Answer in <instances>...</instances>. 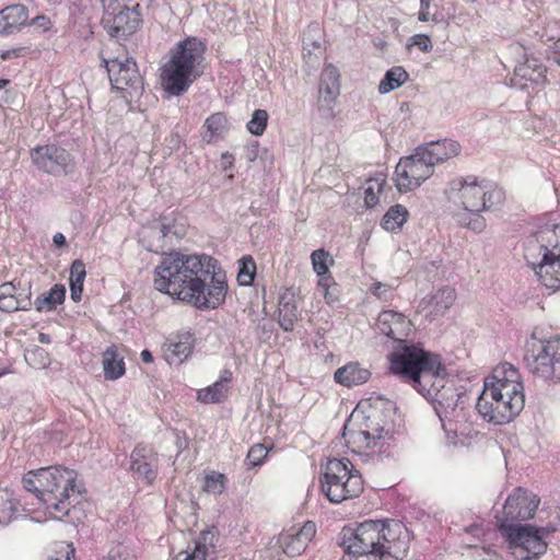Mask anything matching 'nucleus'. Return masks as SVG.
Returning <instances> with one entry per match:
<instances>
[{
  "mask_svg": "<svg viewBox=\"0 0 560 560\" xmlns=\"http://www.w3.org/2000/svg\"><path fill=\"white\" fill-rule=\"evenodd\" d=\"M499 530L506 539L512 555L517 560H532L547 549V542L544 540V528L533 527L530 525H500Z\"/></svg>",
  "mask_w": 560,
  "mask_h": 560,
  "instance_id": "12",
  "label": "nucleus"
},
{
  "mask_svg": "<svg viewBox=\"0 0 560 560\" xmlns=\"http://www.w3.org/2000/svg\"><path fill=\"white\" fill-rule=\"evenodd\" d=\"M539 499L532 492L522 488L515 489L505 500L502 514L495 515L498 525H521L534 516Z\"/></svg>",
  "mask_w": 560,
  "mask_h": 560,
  "instance_id": "14",
  "label": "nucleus"
},
{
  "mask_svg": "<svg viewBox=\"0 0 560 560\" xmlns=\"http://www.w3.org/2000/svg\"><path fill=\"white\" fill-rule=\"evenodd\" d=\"M389 370L411 383L412 387L428 399L425 388L434 382V372L443 370L439 354L423 350L419 346H405L388 355Z\"/></svg>",
  "mask_w": 560,
  "mask_h": 560,
  "instance_id": "5",
  "label": "nucleus"
},
{
  "mask_svg": "<svg viewBox=\"0 0 560 560\" xmlns=\"http://www.w3.org/2000/svg\"><path fill=\"white\" fill-rule=\"evenodd\" d=\"M377 329L397 342L395 351L408 346L406 337L411 330V322L404 314L388 310L383 311L377 318Z\"/></svg>",
  "mask_w": 560,
  "mask_h": 560,
  "instance_id": "20",
  "label": "nucleus"
},
{
  "mask_svg": "<svg viewBox=\"0 0 560 560\" xmlns=\"http://www.w3.org/2000/svg\"><path fill=\"white\" fill-rule=\"evenodd\" d=\"M547 68L535 57H526L518 63L514 70V85L527 88V82L532 84H544L546 81Z\"/></svg>",
  "mask_w": 560,
  "mask_h": 560,
  "instance_id": "24",
  "label": "nucleus"
},
{
  "mask_svg": "<svg viewBox=\"0 0 560 560\" xmlns=\"http://www.w3.org/2000/svg\"><path fill=\"white\" fill-rule=\"evenodd\" d=\"M371 377V372L362 368L358 362H350L339 368L334 375L337 383L347 386H358L366 383Z\"/></svg>",
  "mask_w": 560,
  "mask_h": 560,
  "instance_id": "29",
  "label": "nucleus"
},
{
  "mask_svg": "<svg viewBox=\"0 0 560 560\" xmlns=\"http://www.w3.org/2000/svg\"><path fill=\"white\" fill-rule=\"evenodd\" d=\"M7 84H9V80L1 79V80H0V90H1L2 88H4Z\"/></svg>",
  "mask_w": 560,
  "mask_h": 560,
  "instance_id": "63",
  "label": "nucleus"
},
{
  "mask_svg": "<svg viewBox=\"0 0 560 560\" xmlns=\"http://www.w3.org/2000/svg\"><path fill=\"white\" fill-rule=\"evenodd\" d=\"M215 534L213 530H202L194 542L191 551H180L174 560H207L214 548Z\"/></svg>",
  "mask_w": 560,
  "mask_h": 560,
  "instance_id": "28",
  "label": "nucleus"
},
{
  "mask_svg": "<svg viewBox=\"0 0 560 560\" xmlns=\"http://www.w3.org/2000/svg\"><path fill=\"white\" fill-rule=\"evenodd\" d=\"M524 258L544 285L560 289V224L541 228L527 240Z\"/></svg>",
  "mask_w": 560,
  "mask_h": 560,
  "instance_id": "4",
  "label": "nucleus"
},
{
  "mask_svg": "<svg viewBox=\"0 0 560 560\" xmlns=\"http://www.w3.org/2000/svg\"><path fill=\"white\" fill-rule=\"evenodd\" d=\"M267 455L268 448L264 444H255L249 448L247 453L246 464L249 467L260 466Z\"/></svg>",
  "mask_w": 560,
  "mask_h": 560,
  "instance_id": "50",
  "label": "nucleus"
},
{
  "mask_svg": "<svg viewBox=\"0 0 560 560\" xmlns=\"http://www.w3.org/2000/svg\"><path fill=\"white\" fill-rule=\"evenodd\" d=\"M226 478L223 474L212 472L205 478L203 490L213 493L221 494L225 489Z\"/></svg>",
  "mask_w": 560,
  "mask_h": 560,
  "instance_id": "48",
  "label": "nucleus"
},
{
  "mask_svg": "<svg viewBox=\"0 0 560 560\" xmlns=\"http://www.w3.org/2000/svg\"><path fill=\"white\" fill-rule=\"evenodd\" d=\"M518 371L511 364H503L493 370L491 380L499 389L497 416L501 424L512 421L525 406V395Z\"/></svg>",
  "mask_w": 560,
  "mask_h": 560,
  "instance_id": "8",
  "label": "nucleus"
},
{
  "mask_svg": "<svg viewBox=\"0 0 560 560\" xmlns=\"http://www.w3.org/2000/svg\"><path fill=\"white\" fill-rule=\"evenodd\" d=\"M31 156L37 168L48 174L67 175L74 167L70 152L56 144L37 147L32 150Z\"/></svg>",
  "mask_w": 560,
  "mask_h": 560,
  "instance_id": "15",
  "label": "nucleus"
},
{
  "mask_svg": "<svg viewBox=\"0 0 560 560\" xmlns=\"http://www.w3.org/2000/svg\"><path fill=\"white\" fill-rule=\"evenodd\" d=\"M498 397H500L499 389L490 375L485 380L483 390L477 400L476 409L482 419L495 425H500L498 418H495Z\"/></svg>",
  "mask_w": 560,
  "mask_h": 560,
  "instance_id": "25",
  "label": "nucleus"
},
{
  "mask_svg": "<svg viewBox=\"0 0 560 560\" xmlns=\"http://www.w3.org/2000/svg\"><path fill=\"white\" fill-rule=\"evenodd\" d=\"M0 11L9 35L19 32L27 24L28 11L23 4L9 5Z\"/></svg>",
  "mask_w": 560,
  "mask_h": 560,
  "instance_id": "30",
  "label": "nucleus"
},
{
  "mask_svg": "<svg viewBox=\"0 0 560 560\" xmlns=\"http://www.w3.org/2000/svg\"><path fill=\"white\" fill-rule=\"evenodd\" d=\"M25 360L30 365L36 369H45L50 363L48 352L40 347H35L34 349L26 351Z\"/></svg>",
  "mask_w": 560,
  "mask_h": 560,
  "instance_id": "46",
  "label": "nucleus"
},
{
  "mask_svg": "<svg viewBox=\"0 0 560 560\" xmlns=\"http://www.w3.org/2000/svg\"><path fill=\"white\" fill-rule=\"evenodd\" d=\"M322 491L331 503L358 498L363 492V479L348 458H331L327 462Z\"/></svg>",
  "mask_w": 560,
  "mask_h": 560,
  "instance_id": "7",
  "label": "nucleus"
},
{
  "mask_svg": "<svg viewBox=\"0 0 560 560\" xmlns=\"http://www.w3.org/2000/svg\"><path fill=\"white\" fill-rule=\"evenodd\" d=\"M552 59L556 63L560 66V55L558 52H553Z\"/></svg>",
  "mask_w": 560,
  "mask_h": 560,
  "instance_id": "61",
  "label": "nucleus"
},
{
  "mask_svg": "<svg viewBox=\"0 0 560 560\" xmlns=\"http://www.w3.org/2000/svg\"><path fill=\"white\" fill-rule=\"evenodd\" d=\"M444 368L443 370H438L434 372L433 384L430 385L429 388H425L429 400L434 399V393L441 394V392L444 390L446 386H455V384L452 381H448L444 377Z\"/></svg>",
  "mask_w": 560,
  "mask_h": 560,
  "instance_id": "49",
  "label": "nucleus"
},
{
  "mask_svg": "<svg viewBox=\"0 0 560 560\" xmlns=\"http://www.w3.org/2000/svg\"><path fill=\"white\" fill-rule=\"evenodd\" d=\"M372 293L383 301H388L393 296L390 287L381 282H377L372 287Z\"/></svg>",
  "mask_w": 560,
  "mask_h": 560,
  "instance_id": "53",
  "label": "nucleus"
},
{
  "mask_svg": "<svg viewBox=\"0 0 560 560\" xmlns=\"http://www.w3.org/2000/svg\"><path fill=\"white\" fill-rule=\"evenodd\" d=\"M207 46L197 37H187L170 50L168 60L186 66L189 70H202Z\"/></svg>",
  "mask_w": 560,
  "mask_h": 560,
  "instance_id": "19",
  "label": "nucleus"
},
{
  "mask_svg": "<svg viewBox=\"0 0 560 560\" xmlns=\"http://www.w3.org/2000/svg\"><path fill=\"white\" fill-rule=\"evenodd\" d=\"M77 477L73 469L51 466L27 471L22 483L26 491L35 494L50 518L62 520L78 503L77 499L82 492Z\"/></svg>",
  "mask_w": 560,
  "mask_h": 560,
  "instance_id": "3",
  "label": "nucleus"
},
{
  "mask_svg": "<svg viewBox=\"0 0 560 560\" xmlns=\"http://www.w3.org/2000/svg\"><path fill=\"white\" fill-rule=\"evenodd\" d=\"M340 73L338 69L328 65L320 74L318 113L325 119L334 118V103L340 93Z\"/></svg>",
  "mask_w": 560,
  "mask_h": 560,
  "instance_id": "18",
  "label": "nucleus"
},
{
  "mask_svg": "<svg viewBox=\"0 0 560 560\" xmlns=\"http://www.w3.org/2000/svg\"><path fill=\"white\" fill-rule=\"evenodd\" d=\"M66 298V288L63 284H55L48 292L43 293L35 300V308L38 312L54 311L62 304Z\"/></svg>",
  "mask_w": 560,
  "mask_h": 560,
  "instance_id": "32",
  "label": "nucleus"
},
{
  "mask_svg": "<svg viewBox=\"0 0 560 560\" xmlns=\"http://www.w3.org/2000/svg\"><path fill=\"white\" fill-rule=\"evenodd\" d=\"M140 355H141V359H142V361L144 363H152L153 362V355H152V353L148 349L142 350Z\"/></svg>",
  "mask_w": 560,
  "mask_h": 560,
  "instance_id": "59",
  "label": "nucleus"
},
{
  "mask_svg": "<svg viewBox=\"0 0 560 560\" xmlns=\"http://www.w3.org/2000/svg\"><path fill=\"white\" fill-rule=\"evenodd\" d=\"M231 381H232V372L230 370H223L217 382H222L223 384H226L229 386Z\"/></svg>",
  "mask_w": 560,
  "mask_h": 560,
  "instance_id": "57",
  "label": "nucleus"
},
{
  "mask_svg": "<svg viewBox=\"0 0 560 560\" xmlns=\"http://www.w3.org/2000/svg\"><path fill=\"white\" fill-rule=\"evenodd\" d=\"M409 212L406 207L401 205L392 206L382 219V226L389 232L400 230L407 221Z\"/></svg>",
  "mask_w": 560,
  "mask_h": 560,
  "instance_id": "36",
  "label": "nucleus"
},
{
  "mask_svg": "<svg viewBox=\"0 0 560 560\" xmlns=\"http://www.w3.org/2000/svg\"><path fill=\"white\" fill-rule=\"evenodd\" d=\"M54 244L58 247H61V246H65L66 245V237L62 233H56L54 235Z\"/></svg>",
  "mask_w": 560,
  "mask_h": 560,
  "instance_id": "58",
  "label": "nucleus"
},
{
  "mask_svg": "<svg viewBox=\"0 0 560 560\" xmlns=\"http://www.w3.org/2000/svg\"><path fill=\"white\" fill-rule=\"evenodd\" d=\"M409 79L408 72L400 66L393 67L386 71L384 78L378 84V92L381 94H387L400 88Z\"/></svg>",
  "mask_w": 560,
  "mask_h": 560,
  "instance_id": "34",
  "label": "nucleus"
},
{
  "mask_svg": "<svg viewBox=\"0 0 560 560\" xmlns=\"http://www.w3.org/2000/svg\"><path fill=\"white\" fill-rule=\"evenodd\" d=\"M24 50H25L24 47L11 48L8 50H3L0 55V57L2 60H10L13 58H19L23 55Z\"/></svg>",
  "mask_w": 560,
  "mask_h": 560,
  "instance_id": "54",
  "label": "nucleus"
},
{
  "mask_svg": "<svg viewBox=\"0 0 560 560\" xmlns=\"http://www.w3.org/2000/svg\"><path fill=\"white\" fill-rule=\"evenodd\" d=\"M203 127L206 128L203 140L210 143L221 139L228 131V118L221 112L214 113L206 119Z\"/></svg>",
  "mask_w": 560,
  "mask_h": 560,
  "instance_id": "33",
  "label": "nucleus"
},
{
  "mask_svg": "<svg viewBox=\"0 0 560 560\" xmlns=\"http://www.w3.org/2000/svg\"><path fill=\"white\" fill-rule=\"evenodd\" d=\"M447 199L467 212H482L503 202L505 195L501 188L478 180L475 175L456 177L446 189Z\"/></svg>",
  "mask_w": 560,
  "mask_h": 560,
  "instance_id": "6",
  "label": "nucleus"
},
{
  "mask_svg": "<svg viewBox=\"0 0 560 560\" xmlns=\"http://www.w3.org/2000/svg\"><path fill=\"white\" fill-rule=\"evenodd\" d=\"M323 289L325 290V299L327 300L328 303H330L329 299H331V295L328 294V287Z\"/></svg>",
  "mask_w": 560,
  "mask_h": 560,
  "instance_id": "62",
  "label": "nucleus"
},
{
  "mask_svg": "<svg viewBox=\"0 0 560 560\" xmlns=\"http://www.w3.org/2000/svg\"><path fill=\"white\" fill-rule=\"evenodd\" d=\"M269 119V115L265 109H255L250 120L247 122V130L254 136H261Z\"/></svg>",
  "mask_w": 560,
  "mask_h": 560,
  "instance_id": "45",
  "label": "nucleus"
},
{
  "mask_svg": "<svg viewBox=\"0 0 560 560\" xmlns=\"http://www.w3.org/2000/svg\"><path fill=\"white\" fill-rule=\"evenodd\" d=\"M419 148L433 167L439 163L457 156L460 150L459 143L451 139L431 141L427 144L419 145Z\"/></svg>",
  "mask_w": 560,
  "mask_h": 560,
  "instance_id": "26",
  "label": "nucleus"
},
{
  "mask_svg": "<svg viewBox=\"0 0 560 560\" xmlns=\"http://www.w3.org/2000/svg\"><path fill=\"white\" fill-rule=\"evenodd\" d=\"M154 288L198 310H214L228 292L225 272L206 254L165 255L154 268Z\"/></svg>",
  "mask_w": 560,
  "mask_h": 560,
  "instance_id": "1",
  "label": "nucleus"
},
{
  "mask_svg": "<svg viewBox=\"0 0 560 560\" xmlns=\"http://www.w3.org/2000/svg\"><path fill=\"white\" fill-rule=\"evenodd\" d=\"M240 262L241 266L237 273V281L241 285H249L252 284L256 273V264L252 256L242 257Z\"/></svg>",
  "mask_w": 560,
  "mask_h": 560,
  "instance_id": "44",
  "label": "nucleus"
},
{
  "mask_svg": "<svg viewBox=\"0 0 560 560\" xmlns=\"http://www.w3.org/2000/svg\"><path fill=\"white\" fill-rule=\"evenodd\" d=\"M524 362L533 375L544 381L560 382V336L538 339L533 335L526 342Z\"/></svg>",
  "mask_w": 560,
  "mask_h": 560,
  "instance_id": "9",
  "label": "nucleus"
},
{
  "mask_svg": "<svg viewBox=\"0 0 560 560\" xmlns=\"http://www.w3.org/2000/svg\"><path fill=\"white\" fill-rule=\"evenodd\" d=\"M31 306V293L22 299L16 294L0 299V310L3 312L10 313L19 310L27 311Z\"/></svg>",
  "mask_w": 560,
  "mask_h": 560,
  "instance_id": "42",
  "label": "nucleus"
},
{
  "mask_svg": "<svg viewBox=\"0 0 560 560\" xmlns=\"http://www.w3.org/2000/svg\"><path fill=\"white\" fill-rule=\"evenodd\" d=\"M230 386L222 382H214L212 385L197 392V399L202 404L222 402L229 393Z\"/></svg>",
  "mask_w": 560,
  "mask_h": 560,
  "instance_id": "38",
  "label": "nucleus"
},
{
  "mask_svg": "<svg viewBox=\"0 0 560 560\" xmlns=\"http://www.w3.org/2000/svg\"><path fill=\"white\" fill-rule=\"evenodd\" d=\"M202 74V70H189L186 66L167 60L161 67V84L173 96L185 94L190 85Z\"/></svg>",
  "mask_w": 560,
  "mask_h": 560,
  "instance_id": "16",
  "label": "nucleus"
},
{
  "mask_svg": "<svg viewBox=\"0 0 560 560\" xmlns=\"http://www.w3.org/2000/svg\"><path fill=\"white\" fill-rule=\"evenodd\" d=\"M86 276L85 265L77 259L70 268V296L74 302H80L83 293V282Z\"/></svg>",
  "mask_w": 560,
  "mask_h": 560,
  "instance_id": "35",
  "label": "nucleus"
},
{
  "mask_svg": "<svg viewBox=\"0 0 560 560\" xmlns=\"http://www.w3.org/2000/svg\"><path fill=\"white\" fill-rule=\"evenodd\" d=\"M340 546L357 556L342 560H401L409 549V533L395 520H369L355 529H343Z\"/></svg>",
  "mask_w": 560,
  "mask_h": 560,
  "instance_id": "2",
  "label": "nucleus"
},
{
  "mask_svg": "<svg viewBox=\"0 0 560 560\" xmlns=\"http://www.w3.org/2000/svg\"><path fill=\"white\" fill-rule=\"evenodd\" d=\"M194 336L190 331H179L164 342L162 346L163 357L168 364L178 365L191 353Z\"/></svg>",
  "mask_w": 560,
  "mask_h": 560,
  "instance_id": "23",
  "label": "nucleus"
},
{
  "mask_svg": "<svg viewBox=\"0 0 560 560\" xmlns=\"http://www.w3.org/2000/svg\"><path fill=\"white\" fill-rule=\"evenodd\" d=\"M384 432L383 428H375L373 431L359 430L352 432V440L353 443L360 444L361 447L370 448L372 446H376L377 441L383 439Z\"/></svg>",
  "mask_w": 560,
  "mask_h": 560,
  "instance_id": "41",
  "label": "nucleus"
},
{
  "mask_svg": "<svg viewBox=\"0 0 560 560\" xmlns=\"http://www.w3.org/2000/svg\"><path fill=\"white\" fill-rule=\"evenodd\" d=\"M103 560H131V557L127 550V547L118 545L112 548L106 558Z\"/></svg>",
  "mask_w": 560,
  "mask_h": 560,
  "instance_id": "52",
  "label": "nucleus"
},
{
  "mask_svg": "<svg viewBox=\"0 0 560 560\" xmlns=\"http://www.w3.org/2000/svg\"><path fill=\"white\" fill-rule=\"evenodd\" d=\"M130 469L138 478L151 485L158 476V453L148 445H137L130 455Z\"/></svg>",
  "mask_w": 560,
  "mask_h": 560,
  "instance_id": "21",
  "label": "nucleus"
},
{
  "mask_svg": "<svg viewBox=\"0 0 560 560\" xmlns=\"http://www.w3.org/2000/svg\"><path fill=\"white\" fill-rule=\"evenodd\" d=\"M0 511L9 518L18 516L20 511H23L26 516L33 513L31 509L22 505L20 500L13 498L8 490L0 491Z\"/></svg>",
  "mask_w": 560,
  "mask_h": 560,
  "instance_id": "39",
  "label": "nucleus"
},
{
  "mask_svg": "<svg viewBox=\"0 0 560 560\" xmlns=\"http://www.w3.org/2000/svg\"><path fill=\"white\" fill-rule=\"evenodd\" d=\"M279 325L285 331H292L299 318V301L295 293L285 290L279 298Z\"/></svg>",
  "mask_w": 560,
  "mask_h": 560,
  "instance_id": "27",
  "label": "nucleus"
},
{
  "mask_svg": "<svg viewBox=\"0 0 560 560\" xmlns=\"http://www.w3.org/2000/svg\"><path fill=\"white\" fill-rule=\"evenodd\" d=\"M38 341H39L40 343H46V345H48V343H50L51 339H50V336H49V335L44 334V332H40V334L38 335Z\"/></svg>",
  "mask_w": 560,
  "mask_h": 560,
  "instance_id": "60",
  "label": "nucleus"
},
{
  "mask_svg": "<svg viewBox=\"0 0 560 560\" xmlns=\"http://www.w3.org/2000/svg\"><path fill=\"white\" fill-rule=\"evenodd\" d=\"M315 534V523L307 521L299 530H289L280 534L278 544L287 556L295 557L306 549Z\"/></svg>",
  "mask_w": 560,
  "mask_h": 560,
  "instance_id": "22",
  "label": "nucleus"
},
{
  "mask_svg": "<svg viewBox=\"0 0 560 560\" xmlns=\"http://www.w3.org/2000/svg\"><path fill=\"white\" fill-rule=\"evenodd\" d=\"M16 289L12 282H7L0 285V299L15 295Z\"/></svg>",
  "mask_w": 560,
  "mask_h": 560,
  "instance_id": "56",
  "label": "nucleus"
},
{
  "mask_svg": "<svg viewBox=\"0 0 560 560\" xmlns=\"http://www.w3.org/2000/svg\"><path fill=\"white\" fill-rule=\"evenodd\" d=\"M385 184V178L383 176L372 178L368 180V187L364 190V201L368 207H374L378 202L377 192L382 191L383 185Z\"/></svg>",
  "mask_w": 560,
  "mask_h": 560,
  "instance_id": "47",
  "label": "nucleus"
},
{
  "mask_svg": "<svg viewBox=\"0 0 560 560\" xmlns=\"http://www.w3.org/2000/svg\"><path fill=\"white\" fill-rule=\"evenodd\" d=\"M557 47L560 48V38L556 43Z\"/></svg>",
  "mask_w": 560,
  "mask_h": 560,
  "instance_id": "64",
  "label": "nucleus"
},
{
  "mask_svg": "<svg viewBox=\"0 0 560 560\" xmlns=\"http://www.w3.org/2000/svg\"><path fill=\"white\" fill-rule=\"evenodd\" d=\"M418 147L415 153L401 158L395 170V184L400 192H407L419 187L434 172L433 165Z\"/></svg>",
  "mask_w": 560,
  "mask_h": 560,
  "instance_id": "13",
  "label": "nucleus"
},
{
  "mask_svg": "<svg viewBox=\"0 0 560 560\" xmlns=\"http://www.w3.org/2000/svg\"><path fill=\"white\" fill-rule=\"evenodd\" d=\"M327 258L328 253L324 249H316L311 255L313 269L320 277L318 284L322 288L329 287V282L331 281L330 277H326L328 273Z\"/></svg>",
  "mask_w": 560,
  "mask_h": 560,
  "instance_id": "40",
  "label": "nucleus"
},
{
  "mask_svg": "<svg viewBox=\"0 0 560 560\" xmlns=\"http://www.w3.org/2000/svg\"><path fill=\"white\" fill-rule=\"evenodd\" d=\"M458 223L475 233H481L487 226L486 219L480 214V212L465 211L464 213L458 214Z\"/></svg>",
  "mask_w": 560,
  "mask_h": 560,
  "instance_id": "43",
  "label": "nucleus"
},
{
  "mask_svg": "<svg viewBox=\"0 0 560 560\" xmlns=\"http://www.w3.org/2000/svg\"><path fill=\"white\" fill-rule=\"evenodd\" d=\"M101 60L113 89L122 92V97L128 102L138 101L143 93L144 84L133 58L126 54L113 56L101 51Z\"/></svg>",
  "mask_w": 560,
  "mask_h": 560,
  "instance_id": "10",
  "label": "nucleus"
},
{
  "mask_svg": "<svg viewBox=\"0 0 560 560\" xmlns=\"http://www.w3.org/2000/svg\"><path fill=\"white\" fill-rule=\"evenodd\" d=\"M418 47L421 51L428 52L432 49L431 38L427 34H416L410 38L407 48Z\"/></svg>",
  "mask_w": 560,
  "mask_h": 560,
  "instance_id": "51",
  "label": "nucleus"
},
{
  "mask_svg": "<svg viewBox=\"0 0 560 560\" xmlns=\"http://www.w3.org/2000/svg\"><path fill=\"white\" fill-rule=\"evenodd\" d=\"M103 14L101 24L110 37L127 39L133 35L140 26L141 15L139 4L130 8L125 0H97Z\"/></svg>",
  "mask_w": 560,
  "mask_h": 560,
  "instance_id": "11",
  "label": "nucleus"
},
{
  "mask_svg": "<svg viewBox=\"0 0 560 560\" xmlns=\"http://www.w3.org/2000/svg\"><path fill=\"white\" fill-rule=\"evenodd\" d=\"M431 4V0H420V12L418 19L422 22H427L430 20L429 8Z\"/></svg>",
  "mask_w": 560,
  "mask_h": 560,
  "instance_id": "55",
  "label": "nucleus"
},
{
  "mask_svg": "<svg viewBox=\"0 0 560 560\" xmlns=\"http://www.w3.org/2000/svg\"><path fill=\"white\" fill-rule=\"evenodd\" d=\"M103 370L106 380L114 381L125 374L124 358L118 354L115 346H110L104 351Z\"/></svg>",
  "mask_w": 560,
  "mask_h": 560,
  "instance_id": "31",
  "label": "nucleus"
},
{
  "mask_svg": "<svg viewBox=\"0 0 560 560\" xmlns=\"http://www.w3.org/2000/svg\"><path fill=\"white\" fill-rule=\"evenodd\" d=\"M465 395L458 392L455 386H446L441 394L434 393L433 408L445 429V422L456 421L464 418Z\"/></svg>",
  "mask_w": 560,
  "mask_h": 560,
  "instance_id": "17",
  "label": "nucleus"
},
{
  "mask_svg": "<svg viewBox=\"0 0 560 560\" xmlns=\"http://www.w3.org/2000/svg\"><path fill=\"white\" fill-rule=\"evenodd\" d=\"M455 290L450 287H444L438 290L430 299L432 307L431 313L434 315H443L455 301Z\"/></svg>",
  "mask_w": 560,
  "mask_h": 560,
  "instance_id": "37",
  "label": "nucleus"
}]
</instances>
